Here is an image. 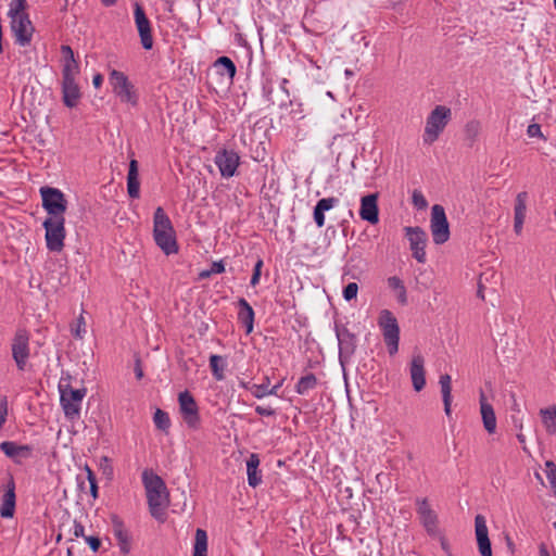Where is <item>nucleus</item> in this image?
<instances>
[{
    "mask_svg": "<svg viewBox=\"0 0 556 556\" xmlns=\"http://www.w3.org/2000/svg\"><path fill=\"white\" fill-rule=\"evenodd\" d=\"M288 83L287 79H283L281 83V89L286 92V97H289L288 90L286 89V84Z\"/></svg>",
    "mask_w": 556,
    "mask_h": 556,
    "instance_id": "63",
    "label": "nucleus"
},
{
    "mask_svg": "<svg viewBox=\"0 0 556 556\" xmlns=\"http://www.w3.org/2000/svg\"><path fill=\"white\" fill-rule=\"evenodd\" d=\"M60 402L65 417L74 421L80 416L81 402L86 395V389H73L71 386L59 384Z\"/></svg>",
    "mask_w": 556,
    "mask_h": 556,
    "instance_id": "7",
    "label": "nucleus"
},
{
    "mask_svg": "<svg viewBox=\"0 0 556 556\" xmlns=\"http://www.w3.org/2000/svg\"><path fill=\"white\" fill-rule=\"evenodd\" d=\"M417 511L420 520L428 531H434L437 528V515L431 509L427 498L417 500Z\"/></svg>",
    "mask_w": 556,
    "mask_h": 556,
    "instance_id": "24",
    "label": "nucleus"
},
{
    "mask_svg": "<svg viewBox=\"0 0 556 556\" xmlns=\"http://www.w3.org/2000/svg\"><path fill=\"white\" fill-rule=\"evenodd\" d=\"M409 374L414 390L419 392L426 386L425 358L421 354H415L409 366Z\"/></svg>",
    "mask_w": 556,
    "mask_h": 556,
    "instance_id": "19",
    "label": "nucleus"
},
{
    "mask_svg": "<svg viewBox=\"0 0 556 556\" xmlns=\"http://www.w3.org/2000/svg\"><path fill=\"white\" fill-rule=\"evenodd\" d=\"M480 130H481V124L478 121H470L466 124L465 134H466L467 140L470 141V144H472L477 140V138L480 134Z\"/></svg>",
    "mask_w": 556,
    "mask_h": 556,
    "instance_id": "39",
    "label": "nucleus"
},
{
    "mask_svg": "<svg viewBox=\"0 0 556 556\" xmlns=\"http://www.w3.org/2000/svg\"><path fill=\"white\" fill-rule=\"evenodd\" d=\"M127 192L131 199H137L140 195V182L138 173V162L131 160L127 175Z\"/></svg>",
    "mask_w": 556,
    "mask_h": 556,
    "instance_id": "26",
    "label": "nucleus"
},
{
    "mask_svg": "<svg viewBox=\"0 0 556 556\" xmlns=\"http://www.w3.org/2000/svg\"><path fill=\"white\" fill-rule=\"evenodd\" d=\"M430 229L433 242L443 244L450 239V226L444 207L434 204L431 208Z\"/></svg>",
    "mask_w": 556,
    "mask_h": 556,
    "instance_id": "11",
    "label": "nucleus"
},
{
    "mask_svg": "<svg viewBox=\"0 0 556 556\" xmlns=\"http://www.w3.org/2000/svg\"><path fill=\"white\" fill-rule=\"evenodd\" d=\"M11 350L17 369L25 370L29 357V336L26 330L18 329L16 331Z\"/></svg>",
    "mask_w": 556,
    "mask_h": 556,
    "instance_id": "12",
    "label": "nucleus"
},
{
    "mask_svg": "<svg viewBox=\"0 0 556 556\" xmlns=\"http://www.w3.org/2000/svg\"><path fill=\"white\" fill-rule=\"evenodd\" d=\"M193 556H207V534L203 529H197Z\"/></svg>",
    "mask_w": 556,
    "mask_h": 556,
    "instance_id": "32",
    "label": "nucleus"
},
{
    "mask_svg": "<svg viewBox=\"0 0 556 556\" xmlns=\"http://www.w3.org/2000/svg\"><path fill=\"white\" fill-rule=\"evenodd\" d=\"M85 470L87 472V480L90 485V493L93 498H97L98 497V484H97L96 476L88 465L85 466Z\"/></svg>",
    "mask_w": 556,
    "mask_h": 556,
    "instance_id": "42",
    "label": "nucleus"
},
{
    "mask_svg": "<svg viewBox=\"0 0 556 556\" xmlns=\"http://www.w3.org/2000/svg\"><path fill=\"white\" fill-rule=\"evenodd\" d=\"M214 66L219 71L220 74H226L230 80L236 75V65L228 56L218 58Z\"/></svg>",
    "mask_w": 556,
    "mask_h": 556,
    "instance_id": "34",
    "label": "nucleus"
},
{
    "mask_svg": "<svg viewBox=\"0 0 556 556\" xmlns=\"http://www.w3.org/2000/svg\"><path fill=\"white\" fill-rule=\"evenodd\" d=\"M540 556H549L548 549L544 544L540 545Z\"/></svg>",
    "mask_w": 556,
    "mask_h": 556,
    "instance_id": "59",
    "label": "nucleus"
},
{
    "mask_svg": "<svg viewBox=\"0 0 556 556\" xmlns=\"http://www.w3.org/2000/svg\"><path fill=\"white\" fill-rule=\"evenodd\" d=\"M62 53V100L67 108H75L80 98L81 91L77 83L80 73L78 61L74 56L72 48L67 45L61 46Z\"/></svg>",
    "mask_w": 556,
    "mask_h": 556,
    "instance_id": "1",
    "label": "nucleus"
},
{
    "mask_svg": "<svg viewBox=\"0 0 556 556\" xmlns=\"http://www.w3.org/2000/svg\"><path fill=\"white\" fill-rule=\"evenodd\" d=\"M214 162L218 167L220 175L224 178H230L235 176L237 172L240 164V157L237 152L223 149L216 153Z\"/></svg>",
    "mask_w": 556,
    "mask_h": 556,
    "instance_id": "16",
    "label": "nucleus"
},
{
    "mask_svg": "<svg viewBox=\"0 0 556 556\" xmlns=\"http://www.w3.org/2000/svg\"><path fill=\"white\" fill-rule=\"evenodd\" d=\"M210 367L213 372V376L217 380H222L224 378V359L219 355H212L210 357Z\"/></svg>",
    "mask_w": 556,
    "mask_h": 556,
    "instance_id": "36",
    "label": "nucleus"
},
{
    "mask_svg": "<svg viewBox=\"0 0 556 556\" xmlns=\"http://www.w3.org/2000/svg\"><path fill=\"white\" fill-rule=\"evenodd\" d=\"M0 450L16 463L31 455V447L29 445H18L11 441H4L0 444Z\"/></svg>",
    "mask_w": 556,
    "mask_h": 556,
    "instance_id": "23",
    "label": "nucleus"
},
{
    "mask_svg": "<svg viewBox=\"0 0 556 556\" xmlns=\"http://www.w3.org/2000/svg\"><path fill=\"white\" fill-rule=\"evenodd\" d=\"M103 83V76L101 74H96L92 78V84L96 88H100Z\"/></svg>",
    "mask_w": 556,
    "mask_h": 556,
    "instance_id": "54",
    "label": "nucleus"
},
{
    "mask_svg": "<svg viewBox=\"0 0 556 556\" xmlns=\"http://www.w3.org/2000/svg\"><path fill=\"white\" fill-rule=\"evenodd\" d=\"M252 394L257 399L268 395V384H254L252 387Z\"/></svg>",
    "mask_w": 556,
    "mask_h": 556,
    "instance_id": "45",
    "label": "nucleus"
},
{
    "mask_svg": "<svg viewBox=\"0 0 556 556\" xmlns=\"http://www.w3.org/2000/svg\"><path fill=\"white\" fill-rule=\"evenodd\" d=\"M153 236L157 247L166 254L176 253L178 250L175 231L169 217L164 210L159 206L153 216Z\"/></svg>",
    "mask_w": 556,
    "mask_h": 556,
    "instance_id": "4",
    "label": "nucleus"
},
{
    "mask_svg": "<svg viewBox=\"0 0 556 556\" xmlns=\"http://www.w3.org/2000/svg\"><path fill=\"white\" fill-rule=\"evenodd\" d=\"M475 533L478 549L481 556H492L491 541L484 516L477 515L475 518Z\"/></svg>",
    "mask_w": 556,
    "mask_h": 556,
    "instance_id": "18",
    "label": "nucleus"
},
{
    "mask_svg": "<svg viewBox=\"0 0 556 556\" xmlns=\"http://www.w3.org/2000/svg\"><path fill=\"white\" fill-rule=\"evenodd\" d=\"M40 194L42 207L49 214V217H64L67 201L61 190L52 187H41Z\"/></svg>",
    "mask_w": 556,
    "mask_h": 556,
    "instance_id": "10",
    "label": "nucleus"
},
{
    "mask_svg": "<svg viewBox=\"0 0 556 556\" xmlns=\"http://www.w3.org/2000/svg\"><path fill=\"white\" fill-rule=\"evenodd\" d=\"M451 376L442 375L440 377L439 383L441 387L442 400L444 404V412L446 416L451 415V403H452V387H451Z\"/></svg>",
    "mask_w": 556,
    "mask_h": 556,
    "instance_id": "29",
    "label": "nucleus"
},
{
    "mask_svg": "<svg viewBox=\"0 0 556 556\" xmlns=\"http://www.w3.org/2000/svg\"><path fill=\"white\" fill-rule=\"evenodd\" d=\"M210 269H211L212 274H222L225 271V265H224L223 261L213 262Z\"/></svg>",
    "mask_w": 556,
    "mask_h": 556,
    "instance_id": "51",
    "label": "nucleus"
},
{
    "mask_svg": "<svg viewBox=\"0 0 556 556\" xmlns=\"http://www.w3.org/2000/svg\"><path fill=\"white\" fill-rule=\"evenodd\" d=\"M142 483L151 515L156 520L164 521V511L168 505V492L165 482L152 470L146 469L142 472Z\"/></svg>",
    "mask_w": 556,
    "mask_h": 556,
    "instance_id": "2",
    "label": "nucleus"
},
{
    "mask_svg": "<svg viewBox=\"0 0 556 556\" xmlns=\"http://www.w3.org/2000/svg\"><path fill=\"white\" fill-rule=\"evenodd\" d=\"M337 202L336 198H323L317 202L314 207V220L318 227L325 225V212L331 210Z\"/></svg>",
    "mask_w": 556,
    "mask_h": 556,
    "instance_id": "28",
    "label": "nucleus"
},
{
    "mask_svg": "<svg viewBox=\"0 0 556 556\" xmlns=\"http://www.w3.org/2000/svg\"><path fill=\"white\" fill-rule=\"evenodd\" d=\"M178 402L184 421L189 428L198 429L200 426L199 408L192 394L189 391L180 392Z\"/></svg>",
    "mask_w": 556,
    "mask_h": 556,
    "instance_id": "13",
    "label": "nucleus"
},
{
    "mask_svg": "<svg viewBox=\"0 0 556 556\" xmlns=\"http://www.w3.org/2000/svg\"><path fill=\"white\" fill-rule=\"evenodd\" d=\"M542 422L549 434L556 433V407L549 406L540 410Z\"/></svg>",
    "mask_w": 556,
    "mask_h": 556,
    "instance_id": "31",
    "label": "nucleus"
},
{
    "mask_svg": "<svg viewBox=\"0 0 556 556\" xmlns=\"http://www.w3.org/2000/svg\"><path fill=\"white\" fill-rule=\"evenodd\" d=\"M527 134L531 138L538 137V138L545 140V137L543 136V134L541 131V126L539 124H535V123L530 124L528 126Z\"/></svg>",
    "mask_w": 556,
    "mask_h": 556,
    "instance_id": "46",
    "label": "nucleus"
},
{
    "mask_svg": "<svg viewBox=\"0 0 556 556\" xmlns=\"http://www.w3.org/2000/svg\"><path fill=\"white\" fill-rule=\"evenodd\" d=\"M135 374L137 379H141L143 377V371L139 359L136 361Z\"/></svg>",
    "mask_w": 556,
    "mask_h": 556,
    "instance_id": "55",
    "label": "nucleus"
},
{
    "mask_svg": "<svg viewBox=\"0 0 556 556\" xmlns=\"http://www.w3.org/2000/svg\"><path fill=\"white\" fill-rule=\"evenodd\" d=\"M73 534L76 536V538H84L85 539V528L81 523L79 522H75L74 523V529H73Z\"/></svg>",
    "mask_w": 556,
    "mask_h": 556,
    "instance_id": "53",
    "label": "nucleus"
},
{
    "mask_svg": "<svg viewBox=\"0 0 556 556\" xmlns=\"http://www.w3.org/2000/svg\"><path fill=\"white\" fill-rule=\"evenodd\" d=\"M525 219L523 217H515L514 216V230L517 235H520L521 231H522V227H523V223H525Z\"/></svg>",
    "mask_w": 556,
    "mask_h": 556,
    "instance_id": "52",
    "label": "nucleus"
},
{
    "mask_svg": "<svg viewBox=\"0 0 556 556\" xmlns=\"http://www.w3.org/2000/svg\"><path fill=\"white\" fill-rule=\"evenodd\" d=\"M212 275V271L211 269L208 270H203L200 273V278L204 279V278H208L210 276Z\"/></svg>",
    "mask_w": 556,
    "mask_h": 556,
    "instance_id": "61",
    "label": "nucleus"
},
{
    "mask_svg": "<svg viewBox=\"0 0 556 556\" xmlns=\"http://www.w3.org/2000/svg\"><path fill=\"white\" fill-rule=\"evenodd\" d=\"M528 193L526 191L519 192L515 201V217L526 218Z\"/></svg>",
    "mask_w": 556,
    "mask_h": 556,
    "instance_id": "38",
    "label": "nucleus"
},
{
    "mask_svg": "<svg viewBox=\"0 0 556 556\" xmlns=\"http://www.w3.org/2000/svg\"><path fill=\"white\" fill-rule=\"evenodd\" d=\"M452 112L444 105H437L427 117L424 142L431 144L438 140L441 132L451 119Z\"/></svg>",
    "mask_w": 556,
    "mask_h": 556,
    "instance_id": "5",
    "label": "nucleus"
},
{
    "mask_svg": "<svg viewBox=\"0 0 556 556\" xmlns=\"http://www.w3.org/2000/svg\"><path fill=\"white\" fill-rule=\"evenodd\" d=\"M511 399H513V404H511V410L516 412V413H520V406L516 400V396L513 394L511 395Z\"/></svg>",
    "mask_w": 556,
    "mask_h": 556,
    "instance_id": "58",
    "label": "nucleus"
},
{
    "mask_svg": "<svg viewBox=\"0 0 556 556\" xmlns=\"http://www.w3.org/2000/svg\"><path fill=\"white\" fill-rule=\"evenodd\" d=\"M113 532L117 539L121 552L123 554H128L130 549L129 535L121 521L114 520Z\"/></svg>",
    "mask_w": 556,
    "mask_h": 556,
    "instance_id": "30",
    "label": "nucleus"
},
{
    "mask_svg": "<svg viewBox=\"0 0 556 556\" xmlns=\"http://www.w3.org/2000/svg\"><path fill=\"white\" fill-rule=\"evenodd\" d=\"M26 7V0H12L8 13L15 40L22 47L30 43L34 33L33 24L25 12Z\"/></svg>",
    "mask_w": 556,
    "mask_h": 556,
    "instance_id": "3",
    "label": "nucleus"
},
{
    "mask_svg": "<svg viewBox=\"0 0 556 556\" xmlns=\"http://www.w3.org/2000/svg\"><path fill=\"white\" fill-rule=\"evenodd\" d=\"M238 320L245 326V332L249 334L254 327V311L248 301L243 298L238 300Z\"/></svg>",
    "mask_w": 556,
    "mask_h": 556,
    "instance_id": "25",
    "label": "nucleus"
},
{
    "mask_svg": "<svg viewBox=\"0 0 556 556\" xmlns=\"http://www.w3.org/2000/svg\"><path fill=\"white\" fill-rule=\"evenodd\" d=\"M109 83L112 87V91L122 103H127L131 106L138 104L139 97L137 89L123 72L112 70L109 75Z\"/></svg>",
    "mask_w": 556,
    "mask_h": 556,
    "instance_id": "6",
    "label": "nucleus"
},
{
    "mask_svg": "<svg viewBox=\"0 0 556 556\" xmlns=\"http://www.w3.org/2000/svg\"><path fill=\"white\" fill-rule=\"evenodd\" d=\"M85 541L89 544L90 548L93 552H97L100 548L101 542L96 536H85Z\"/></svg>",
    "mask_w": 556,
    "mask_h": 556,
    "instance_id": "49",
    "label": "nucleus"
},
{
    "mask_svg": "<svg viewBox=\"0 0 556 556\" xmlns=\"http://www.w3.org/2000/svg\"><path fill=\"white\" fill-rule=\"evenodd\" d=\"M86 332V329H85V319L83 316H79V318L77 319V325H76V328L74 330V336L76 338H81L83 337V333Z\"/></svg>",
    "mask_w": 556,
    "mask_h": 556,
    "instance_id": "47",
    "label": "nucleus"
},
{
    "mask_svg": "<svg viewBox=\"0 0 556 556\" xmlns=\"http://www.w3.org/2000/svg\"><path fill=\"white\" fill-rule=\"evenodd\" d=\"M377 201V193L367 194L363 197L361 200L359 216L363 220H366L372 225L379 222V211Z\"/></svg>",
    "mask_w": 556,
    "mask_h": 556,
    "instance_id": "20",
    "label": "nucleus"
},
{
    "mask_svg": "<svg viewBox=\"0 0 556 556\" xmlns=\"http://www.w3.org/2000/svg\"><path fill=\"white\" fill-rule=\"evenodd\" d=\"M478 296H480L481 299H484V295L482 293V286L481 285L479 286Z\"/></svg>",
    "mask_w": 556,
    "mask_h": 556,
    "instance_id": "64",
    "label": "nucleus"
},
{
    "mask_svg": "<svg viewBox=\"0 0 556 556\" xmlns=\"http://www.w3.org/2000/svg\"><path fill=\"white\" fill-rule=\"evenodd\" d=\"M134 15L136 27L140 37V42L146 50H151L153 47L151 24L146 15L143 8L138 2L135 3Z\"/></svg>",
    "mask_w": 556,
    "mask_h": 556,
    "instance_id": "17",
    "label": "nucleus"
},
{
    "mask_svg": "<svg viewBox=\"0 0 556 556\" xmlns=\"http://www.w3.org/2000/svg\"><path fill=\"white\" fill-rule=\"evenodd\" d=\"M388 286L390 289H392L396 292V299L401 304L407 303L406 288H405L403 281L399 277H396V276L389 277Z\"/></svg>",
    "mask_w": 556,
    "mask_h": 556,
    "instance_id": "33",
    "label": "nucleus"
},
{
    "mask_svg": "<svg viewBox=\"0 0 556 556\" xmlns=\"http://www.w3.org/2000/svg\"><path fill=\"white\" fill-rule=\"evenodd\" d=\"M517 439L520 442V444H522L523 452L529 453L528 447L526 445V437L523 435L522 432L517 433Z\"/></svg>",
    "mask_w": 556,
    "mask_h": 556,
    "instance_id": "57",
    "label": "nucleus"
},
{
    "mask_svg": "<svg viewBox=\"0 0 556 556\" xmlns=\"http://www.w3.org/2000/svg\"><path fill=\"white\" fill-rule=\"evenodd\" d=\"M480 413L484 429L490 433L496 430V416L493 406L486 401L483 392L480 393Z\"/></svg>",
    "mask_w": 556,
    "mask_h": 556,
    "instance_id": "22",
    "label": "nucleus"
},
{
    "mask_svg": "<svg viewBox=\"0 0 556 556\" xmlns=\"http://www.w3.org/2000/svg\"><path fill=\"white\" fill-rule=\"evenodd\" d=\"M378 325L382 330L384 342L390 355H394L399 350L400 327L394 315L383 309L380 313Z\"/></svg>",
    "mask_w": 556,
    "mask_h": 556,
    "instance_id": "8",
    "label": "nucleus"
},
{
    "mask_svg": "<svg viewBox=\"0 0 556 556\" xmlns=\"http://www.w3.org/2000/svg\"><path fill=\"white\" fill-rule=\"evenodd\" d=\"M412 203L417 210H425L428 206V202L419 190H414L412 194Z\"/></svg>",
    "mask_w": 556,
    "mask_h": 556,
    "instance_id": "41",
    "label": "nucleus"
},
{
    "mask_svg": "<svg viewBox=\"0 0 556 556\" xmlns=\"http://www.w3.org/2000/svg\"><path fill=\"white\" fill-rule=\"evenodd\" d=\"M336 336L339 343V359L343 365L356 350V337L346 327L336 324Z\"/></svg>",
    "mask_w": 556,
    "mask_h": 556,
    "instance_id": "15",
    "label": "nucleus"
},
{
    "mask_svg": "<svg viewBox=\"0 0 556 556\" xmlns=\"http://www.w3.org/2000/svg\"><path fill=\"white\" fill-rule=\"evenodd\" d=\"M153 421L157 429L167 431L170 426V419L166 412L157 408L153 416Z\"/></svg>",
    "mask_w": 556,
    "mask_h": 556,
    "instance_id": "37",
    "label": "nucleus"
},
{
    "mask_svg": "<svg viewBox=\"0 0 556 556\" xmlns=\"http://www.w3.org/2000/svg\"><path fill=\"white\" fill-rule=\"evenodd\" d=\"M15 502V482L13 477H10L7 482L5 492L0 504V516L2 518H12L14 516Z\"/></svg>",
    "mask_w": 556,
    "mask_h": 556,
    "instance_id": "21",
    "label": "nucleus"
},
{
    "mask_svg": "<svg viewBox=\"0 0 556 556\" xmlns=\"http://www.w3.org/2000/svg\"><path fill=\"white\" fill-rule=\"evenodd\" d=\"M7 415H8L7 400L3 399L0 403V428L5 422Z\"/></svg>",
    "mask_w": 556,
    "mask_h": 556,
    "instance_id": "50",
    "label": "nucleus"
},
{
    "mask_svg": "<svg viewBox=\"0 0 556 556\" xmlns=\"http://www.w3.org/2000/svg\"><path fill=\"white\" fill-rule=\"evenodd\" d=\"M64 224V217H48L43 222L42 226L46 229V243L49 251H62L66 233Z\"/></svg>",
    "mask_w": 556,
    "mask_h": 556,
    "instance_id": "9",
    "label": "nucleus"
},
{
    "mask_svg": "<svg viewBox=\"0 0 556 556\" xmlns=\"http://www.w3.org/2000/svg\"><path fill=\"white\" fill-rule=\"evenodd\" d=\"M404 231H405V237L409 241V247L413 252L414 258L419 263H425L426 262L425 248H426V244L428 241L427 232L418 226L405 227Z\"/></svg>",
    "mask_w": 556,
    "mask_h": 556,
    "instance_id": "14",
    "label": "nucleus"
},
{
    "mask_svg": "<svg viewBox=\"0 0 556 556\" xmlns=\"http://www.w3.org/2000/svg\"><path fill=\"white\" fill-rule=\"evenodd\" d=\"M513 424L514 427L518 430V432H522V420L520 418H517L516 416H513Z\"/></svg>",
    "mask_w": 556,
    "mask_h": 556,
    "instance_id": "56",
    "label": "nucleus"
},
{
    "mask_svg": "<svg viewBox=\"0 0 556 556\" xmlns=\"http://www.w3.org/2000/svg\"><path fill=\"white\" fill-rule=\"evenodd\" d=\"M545 467L547 479L549 481L553 493L556 496V465L554 462L547 460L545 463Z\"/></svg>",
    "mask_w": 556,
    "mask_h": 556,
    "instance_id": "40",
    "label": "nucleus"
},
{
    "mask_svg": "<svg viewBox=\"0 0 556 556\" xmlns=\"http://www.w3.org/2000/svg\"><path fill=\"white\" fill-rule=\"evenodd\" d=\"M255 412L261 416H274L276 414L275 409L270 406L265 407L262 405H257Z\"/></svg>",
    "mask_w": 556,
    "mask_h": 556,
    "instance_id": "48",
    "label": "nucleus"
},
{
    "mask_svg": "<svg viewBox=\"0 0 556 556\" xmlns=\"http://www.w3.org/2000/svg\"><path fill=\"white\" fill-rule=\"evenodd\" d=\"M262 267H263V261L257 260V262L254 265L253 275H252L251 281H250L252 287H255L260 282Z\"/></svg>",
    "mask_w": 556,
    "mask_h": 556,
    "instance_id": "44",
    "label": "nucleus"
},
{
    "mask_svg": "<svg viewBox=\"0 0 556 556\" xmlns=\"http://www.w3.org/2000/svg\"><path fill=\"white\" fill-rule=\"evenodd\" d=\"M358 286L356 282L348 283L343 289V298L345 301H352L357 296Z\"/></svg>",
    "mask_w": 556,
    "mask_h": 556,
    "instance_id": "43",
    "label": "nucleus"
},
{
    "mask_svg": "<svg viewBox=\"0 0 556 556\" xmlns=\"http://www.w3.org/2000/svg\"><path fill=\"white\" fill-rule=\"evenodd\" d=\"M317 386V378L314 374H307L300 378L296 383L295 390L299 394L304 395L307 394L311 390H313Z\"/></svg>",
    "mask_w": 556,
    "mask_h": 556,
    "instance_id": "35",
    "label": "nucleus"
},
{
    "mask_svg": "<svg viewBox=\"0 0 556 556\" xmlns=\"http://www.w3.org/2000/svg\"><path fill=\"white\" fill-rule=\"evenodd\" d=\"M260 458L257 454H251L247 460L248 482L250 486H257L262 482V475L258 471Z\"/></svg>",
    "mask_w": 556,
    "mask_h": 556,
    "instance_id": "27",
    "label": "nucleus"
},
{
    "mask_svg": "<svg viewBox=\"0 0 556 556\" xmlns=\"http://www.w3.org/2000/svg\"><path fill=\"white\" fill-rule=\"evenodd\" d=\"M101 2L105 5V7H111L113 5L116 0H101Z\"/></svg>",
    "mask_w": 556,
    "mask_h": 556,
    "instance_id": "62",
    "label": "nucleus"
},
{
    "mask_svg": "<svg viewBox=\"0 0 556 556\" xmlns=\"http://www.w3.org/2000/svg\"><path fill=\"white\" fill-rule=\"evenodd\" d=\"M279 387H280V386H279V384H277V386H274V387H273V388H270V389L268 388V395H276V394H277V392H278Z\"/></svg>",
    "mask_w": 556,
    "mask_h": 556,
    "instance_id": "60",
    "label": "nucleus"
}]
</instances>
